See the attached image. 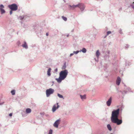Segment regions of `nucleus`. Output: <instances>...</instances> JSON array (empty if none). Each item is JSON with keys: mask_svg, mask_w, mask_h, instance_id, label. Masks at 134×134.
Masks as SVG:
<instances>
[{"mask_svg": "<svg viewBox=\"0 0 134 134\" xmlns=\"http://www.w3.org/2000/svg\"><path fill=\"white\" fill-rule=\"evenodd\" d=\"M119 109L116 110H114L112 111L111 117V122L115 124H116L118 125H120L122 123V121L121 119H118V116L119 113Z\"/></svg>", "mask_w": 134, "mask_h": 134, "instance_id": "f257e3e1", "label": "nucleus"}, {"mask_svg": "<svg viewBox=\"0 0 134 134\" xmlns=\"http://www.w3.org/2000/svg\"><path fill=\"white\" fill-rule=\"evenodd\" d=\"M68 74V71L67 70H65L62 71L60 73L59 76L63 79H64L66 77Z\"/></svg>", "mask_w": 134, "mask_h": 134, "instance_id": "f03ea898", "label": "nucleus"}, {"mask_svg": "<svg viewBox=\"0 0 134 134\" xmlns=\"http://www.w3.org/2000/svg\"><path fill=\"white\" fill-rule=\"evenodd\" d=\"M54 91V90L51 88H50L47 90L46 91L47 97H49L51 94L53 93Z\"/></svg>", "mask_w": 134, "mask_h": 134, "instance_id": "7ed1b4c3", "label": "nucleus"}, {"mask_svg": "<svg viewBox=\"0 0 134 134\" xmlns=\"http://www.w3.org/2000/svg\"><path fill=\"white\" fill-rule=\"evenodd\" d=\"M74 8H85V7L83 4L81 3L79 4L78 5H74Z\"/></svg>", "mask_w": 134, "mask_h": 134, "instance_id": "20e7f679", "label": "nucleus"}, {"mask_svg": "<svg viewBox=\"0 0 134 134\" xmlns=\"http://www.w3.org/2000/svg\"><path fill=\"white\" fill-rule=\"evenodd\" d=\"M8 7L9 8H18L17 5L15 4L9 5L8 6Z\"/></svg>", "mask_w": 134, "mask_h": 134, "instance_id": "39448f33", "label": "nucleus"}, {"mask_svg": "<svg viewBox=\"0 0 134 134\" xmlns=\"http://www.w3.org/2000/svg\"><path fill=\"white\" fill-rule=\"evenodd\" d=\"M60 121V119L57 120L54 124V126L58 128Z\"/></svg>", "mask_w": 134, "mask_h": 134, "instance_id": "423d86ee", "label": "nucleus"}, {"mask_svg": "<svg viewBox=\"0 0 134 134\" xmlns=\"http://www.w3.org/2000/svg\"><path fill=\"white\" fill-rule=\"evenodd\" d=\"M57 107H56V105H54L53 106L52 108V110L53 112H54L56 110L58 109L59 107V106L58 105V103H57Z\"/></svg>", "mask_w": 134, "mask_h": 134, "instance_id": "0eeeda50", "label": "nucleus"}, {"mask_svg": "<svg viewBox=\"0 0 134 134\" xmlns=\"http://www.w3.org/2000/svg\"><path fill=\"white\" fill-rule=\"evenodd\" d=\"M121 81V79L119 77H117L116 80V84L117 85H119Z\"/></svg>", "mask_w": 134, "mask_h": 134, "instance_id": "6e6552de", "label": "nucleus"}, {"mask_svg": "<svg viewBox=\"0 0 134 134\" xmlns=\"http://www.w3.org/2000/svg\"><path fill=\"white\" fill-rule=\"evenodd\" d=\"M111 98L110 97L107 102V106H109L110 105L111 102Z\"/></svg>", "mask_w": 134, "mask_h": 134, "instance_id": "1a4fd4ad", "label": "nucleus"}, {"mask_svg": "<svg viewBox=\"0 0 134 134\" xmlns=\"http://www.w3.org/2000/svg\"><path fill=\"white\" fill-rule=\"evenodd\" d=\"M64 80V79H63L62 78L60 77L59 76V78L58 79H56V80L57 81V82L58 83H60L63 80Z\"/></svg>", "mask_w": 134, "mask_h": 134, "instance_id": "9d476101", "label": "nucleus"}, {"mask_svg": "<svg viewBox=\"0 0 134 134\" xmlns=\"http://www.w3.org/2000/svg\"><path fill=\"white\" fill-rule=\"evenodd\" d=\"M26 111L27 113H29L31 112V110L30 109L28 108L26 109Z\"/></svg>", "mask_w": 134, "mask_h": 134, "instance_id": "9b49d317", "label": "nucleus"}, {"mask_svg": "<svg viewBox=\"0 0 134 134\" xmlns=\"http://www.w3.org/2000/svg\"><path fill=\"white\" fill-rule=\"evenodd\" d=\"M51 69L50 68H49L47 71V75L48 76H50L51 75L50 73Z\"/></svg>", "mask_w": 134, "mask_h": 134, "instance_id": "f8f14e48", "label": "nucleus"}, {"mask_svg": "<svg viewBox=\"0 0 134 134\" xmlns=\"http://www.w3.org/2000/svg\"><path fill=\"white\" fill-rule=\"evenodd\" d=\"M22 46L25 48H27L28 47L27 44L25 42H24V44L22 45Z\"/></svg>", "mask_w": 134, "mask_h": 134, "instance_id": "ddd939ff", "label": "nucleus"}, {"mask_svg": "<svg viewBox=\"0 0 134 134\" xmlns=\"http://www.w3.org/2000/svg\"><path fill=\"white\" fill-rule=\"evenodd\" d=\"M107 127L109 131H111V130L112 129L110 124H108L107 125Z\"/></svg>", "mask_w": 134, "mask_h": 134, "instance_id": "4468645a", "label": "nucleus"}, {"mask_svg": "<svg viewBox=\"0 0 134 134\" xmlns=\"http://www.w3.org/2000/svg\"><path fill=\"white\" fill-rule=\"evenodd\" d=\"M100 55V53L99 52V51L98 50L97 51L96 53V56L97 58H98L99 57Z\"/></svg>", "mask_w": 134, "mask_h": 134, "instance_id": "2eb2a0df", "label": "nucleus"}, {"mask_svg": "<svg viewBox=\"0 0 134 134\" xmlns=\"http://www.w3.org/2000/svg\"><path fill=\"white\" fill-rule=\"evenodd\" d=\"M80 96L81 98L82 99H86V95H84L83 96L81 95Z\"/></svg>", "mask_w": 134, "mask_h": 134, "instance_id": "dca6fc26", "label": "nucleus"}, {"mask_svg": "<svg viewBox=\"0 0 134 134\" xmlns=\"http://www.w3.org/2000/svg\"><path fill=\"white\" fill-rule=\"evenodd\" d=\"M81 51H82V52L85 53L86 52V50L85 48H83L82 50H81Z\"/></svg>", "mask_w": 134, "mask_h": 134, "instance_id": "f3484780", "label": "nucleus"}, {"mask_svg": "<svg viewBox=\"0 0 134 134\" xmlns=\"http://www.w3.org/2000/svg\"><path fill=\"white\" fill-rule=\"evenodd\" d=\"M0 11L1 14L5 13V12L4 9H0Z\"/></svg>", "mask_w": 134, "mask_h": 134, "instance_id": "a211bd4d", "label": "nucleus"}, {"mask_svg": "<svg viewBox=\"0 0 134 134\" xmlns=\"http://www.w3.org/2000/svg\"><path fill=\"white\" fill-rule=\"evenodd\" d=\"M11 10L10 12V14L11 15L12 14V11H15L17 9H11Z\"/></svg>", "mask_w": 134, "mask_h": 134, "instance_id": "6ab92c4d", "label": "nucleus"}, {"mask_svg": "<svg viewBox=\"0 0 134 134\" xmlns=\"http://www.w3.org/2000/svg\"><path fill=\"white\" fill-rule=\"evenodd\" d=\"M15 91L14 90H12L11 91V93L12 95H14L15 94Z\"/></svg>", "mask_w": 134, "mask_h": 134, "instance_id": "aec40b11", "label": "nucleus"}, {"mask_svg": "<svg viewBox=\"0 0 134 134\" xmlns=\"http://www.w3.org/2000/svg\"><path fill=\"white\" fill-rule=\"evenodd\" d=\"M58 96L59 98H63V99H64V98H63V97L62 95H61V94L58 93Z\"/></svg>", "mask_w": 134, "mask_h": 134, "instance_id": "412c9836", "label": "nucleus"}, {"mask_svg": "<svg viewBox=\"0 0 134 134\" xmlns=\"http://www.w3.org/2000/svg\"><path fill=\"white\" fill-rule=\"evenodd\" d=\"M62 18L65 21L67 20V19L66 17H64V16H62Z\"/></svg>", "mask_w": 134, "mask_h": 134, "instance_id": "4be33fe9", "label": "nucleus"}, {"mask_svg": "<svg viewBox=\"0 0 134 134\" xmlns=\"http://www.w3.org/2000/svg\"><path fill=\"white\" fill-rule=\"evenodd\" d=\"M52 130L51 129L49 130L48 134H52Z\"/></svg>", "mask_w": 134, "mask_h": 134, "instance_id": "5701e85b", "label": "nucleus"}, {"mask_svg": "<svg viewBox=\"0 0 134 134\" xmlns=\"http://www.w3.org/2000/svg\"><path fill=\"white\" fill-rule=\"evenodd\" d=\"M24 17L23 16H20L19 17V18L20 20H22L24 18Z\"/></svg>", "mask_w": 134, "mask_h": 134, "instance_id": "b1692460", "label": "nucleus"}, {"mask_svg": "<svg viewBox=\"0 0 134 134\" xmlns=\"http://www.w3.org/2000/svg\"><path fill=\"white\" fill-rule=\"evenodd\" d=\"M111 33V31H108L107 32V35H109V34H110Z\"/></svg>", "mask_w": 134, "mask_h": 134, "instance_id": "393cba45", "label": "nucleus"}, {"mask_svg": "<svg viewBox=\"0 0 134 134\" xmlns=\"http://www.w3.org/2000/svg\"><path fill=\"white\" fill-rule=\"evenodd\" d=\"M79 52V51H74V53L75 54H77Z\"/></svg>", "mask_w": 134, "mask_h": 134, "instance_id": "a878e982", "label": "nucleus"}, {"mask_svg": "<svg viewBox=\"0 0 134 134\" xmlns=\"http://www.w3.org/2000/svg\"><path fill=\"white\" fill-rule=\"evenodd\" d=\"M0 8H4V6L3 5H0Z\"/></svg>", "mask_w": 134, "mask_h": 134, "instance_id": "bb28decb", "label": "nucleus"}, {"mask_svg": "<svg viewBox=\"0 0 134 134\" xmlns=\"http://www.w3.org/2000/svg\"><path fill=\"white\" fill-rule=\"evenodd\" d=\"M12 113H11L9 114V116H12Z\"/></svg>", "mask_w": 134, "mask_h": 134, "instance_id": "cd10ccee", "label": "nucleus"}, {"mask_svg": "<svg viewBox=\"0 0 134 134\" xmlns=\"http://www.w3.org/2000/svg\"><path fill=\"white\" fill-rule=\"evenodd\" d=\"M65 67H65V66H64L62 67V69H64L65 68Z\"/></svg>", "mask_w": 134, "mask_h": 134, "instance_id": "c85d7f7f", "label": "nucleus"}, {"mask_svg": "<svg viewBox=\"0 0 134 134\" xmlns=\"http://www.w3.org/2000/svg\"><path fill=\"white\" fill-rule=\"evenodd\" d=\"M58 71V69H56L55 70V71L57 72Z\"/></svg>", "mask_w": 134, "mask_h": 134, "instance_id": "c756f323", "label": "nucleus"}, {"mask_svg": "<svg viewBox=\"0 0 134 134\" xmlns=\"http://www.w3.org/2000/svg\"><path fill=\"white\" fill-rule=\"evenodd\" d=\"M73 54H74L73 53L71 54H70V56H72V55H73Z\"/></svg>", "mask_w": 134, "mask_h": 134, "instance_id": "7c9ffc66", "label": "nucleus"}, {"mask_svg": "<svg viewBox=\"0 0 134 134\" xmlns=\"http://www.w3.org/2000/svg\"><path fill=\"white\" fill-rule=\"evenodd\" d=\"M48 33H47L46 34V35L47 36H48Z\"/></svg>", "mask_w": 134, "mask_h": 134, "instance_id": "2f4dec72", "label": "nucleus"}, {"mask_svg": "<svg viewBox=\"0 0 134 134\" xmlns=\"http://www.w3.org/2000/svg\"><path fill=\"white\" fill-rule=\"evenodd\" d=\"M2 104H1V103H0V105H2Z\"/></svg>", "mask_w": 134, "mask_h": 134, "instance_id": "473e14b6", "label": "nucleus"}, {"mask_svg": "<svg viewBox=\"0 0 134 134\" xmlns=\"http://www.w3.org/2000/svg\"><path fill=\"white\" fill-rule=\"evenodd\" d=\"M110 134H112V133H110Z\"/></svg>", "mask_w": 134, "mask_h": 134, "instance_id": "72a5a7b5", "label": "nucleus"}]
</instances>
